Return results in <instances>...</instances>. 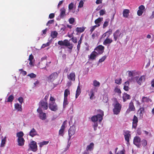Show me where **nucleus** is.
Segmentation results:
<instances>
[{"mask_svg":"<svg viewBox=\"0 0 154 154\" xmlns=\"http://www.w3.org/2000/svg\"><path fill=\"white\" fill-rule=\"evenodd\" d=\"M105 13L106 11L104 9H102L100 11V16L103 15L104 14H105Z\"/></svg>","mask_w":154,"mask_h":154,"instance_id":"obj_52","label":"nucleus"},{"mask_svg":"<svg viewBox=\"0 0 154 154\" xmlns=\"http://www.w3.org/2000/svg\"><path fill=\"white\" fill-rule=\"evenodd\" d=\"M122 80L120 78L119 79H116L115 80V83L118 85L122 83Z\"/></svg>","mask_w":154,"mask_h":154,"instance_id":"obj_45","label":"nucleus"},{"mask_svg":"<svg viewBox=\"0 0 154 154\" xmlns=\"http://www.w3.org/2000/svg\"><path fill=\"white\" fill-rule=\"evenodd\" d=\"M15 108L18 111H22V109L21 105H20L18 103H15L14 104Z\"/></svg>","mask_w":154,"mask_h":154,"instance_id":"obj_23","label":"nucleus"},{"mask_svg":"<svg viewBox=\"0 0 154 154\" xmlns=\"http://www.w3.org/2000/svg\"><path fill=\"white\" fill-rule=\"evenodd\" d=\"M112 41V39H110L109 38H106L105 40L103 41V44L104 45H106L107 44H110Z\"/></svg>","mask_w":154,"mask_h":154,"instance_id":"obj_24","label":"nucleus"},{"mask_svg":"<svg viewBox=\"0 0 154 154\" xmlns=\"http://www.w3.org/2000/svg\"><path fill=\"white\" fill-rule=\"evenodd\" d=\"M54 20H49L47 23L46 25L47 26H49L50 25H49V24H51L53 23H54Z\"/></svg>","mask_w":154,"mask_h":154,"instance_id":"obj_57","label":"nucleus"},{"mask_svg":"<svg viewBox=\"0 0 154 154\" xmlns=\"http://www.w3.org/2000/svg\"><path fill=\"white\" fill-rule=\"evenodd\" d=\"M143 13V11L139 10L137 11V14L139 16H140L142 15Z\"/></svg>","mask_w":154,"mask_h":154,"instance_id":"obj_59","label":"nucleus"},{"mask_svg":"<svg viewBox=\"0 0 154 154\" xmlns=\"http://www.w3.org/2000/svg\"><path fill=\"white\" fill-rule=\"evenodd\" d=\"M38 135L37 132L36 130L34 128H32L30 131L29 133V135L32 137H33L35 136Z\"/></svg>","mask_w":154,"mask_h":154,"instance_id":"obj_17","label":"nucleus"},{"mask_svg":"<svg viewBox=\"0 0 154 154\" xmlns=\"http://www.w3.org/2000/svg\"><path fill=\"white\" fill-rule=\"evenodd\" d=\"M18 100L20 103V104H22L23 102V99L22 97H20L18 98Z\"/></svg>","mask_w":154,"mask_h":154,"instance_id":"obj_54","label":"nucleus"},{"mask_svg":"<svg viewBox=\"0 0 154 154\" xmlns=\"http://www.w3.org/2000/svg\"><path fill=\"white\" fill-rule=\"evenodd\" d=\"M14 99V97L13 95L12 94L9 96L8 98L7 102H12Z\"/></svg>","mask_w":154,"mask_h":154,"instance_id":"obj_38","label":"nucleus"},{"mask_svg":"<svg viewBox=\"0 0 154 154\" xmlns=\"http://www.w3.org/2000/svg\"><path fill=\"white\" fill-rule=\"evenodd\" d=\"M114 103L112 104L114 107L113 109V114L117 115L119 114L122 109V105L119 103L117 99L116 98Z\"/></svg>","mask_w":154,"mask_h":154,"instance_id":"obj_2","label":"nucleus"},{"mask_svg":"<svg viewBox=\"0 0 154 154\" xmlns=\"http://www.w3.org/2000/svg\"><path fill=\"white\" fill-rule=\"evenodd\" d=\"M49 108L52 111H56L58 109V106L55 102H50Z\"/></svg>","mask_w":154,"mask_h":154,"instance_id":"obj_6","label":"nucleus"},{"mask_svg":"<svg viewBox=\"0 0 154 154\" xmlns=\"http://www.w3.org/2000/svg\"><path fill=\"white\" fill-rule=\"evenodd\" d=\"M58 44L60 46H65L67 47L69 49V53H71L73 48V44L72 43H70L67 39H65L63 41H59L58 42Z\"/></svg>","mask_w":154,"mask_h":154,"instance_id":"obj_3","label":"nucleus"},{"mask_svg":"<svg viewBox=\"0 0 154 154\" xmlns=\"http://www.w3.org/2000/svg\"><path fill=\"white\" fill-rule=\"evenodd\" d=\"M71 38V40L72 42L74 43H76L77 42V39L76 37H74L73 36Z\"/></svg>","mask_w":154,"mask_h":154,"instance_id":"obj_56","label":"nucleus"},{"mask_svg":"<svg viewBox=\"0 0 154 154\" xmlns=\"http://www.w3.org/2000/svg\"><path fill=\"white\" fill-rule=\"evenodd\" d=\"M121 34L122 33H120L119 29L117 30L113 34L114 40L116 41L118 38L120 36Z\"/></svg>","mask_w":154,"mask_h":154,"instance_id":"obj_14","label":"nucleus"},{"mask_svg":"<svg viewBox=\"0 0 154 154\" xmlns=\"http://www.w3.org/2000/svg\"><path fill=\"white\" fill-rule=\"evenodd\" d=\"M70 94L69 90L67 89H66L65 90L64 92V97H67L68 95Z\"/></svg>","mask_w":154,"mask_h":154,"instance_id":"obj_35","label":"nucleus"},{"mask_svg":"<svg viewBox=\"0 0 154 154\" xmlns=\"http://www.w3.org/2000/svg\"><path fill=\"white\" fill-rule=\"evenodd\" d=\"M106 55L103 56L101 58L99 59V62H102L104 61V60L106 59Z\"/></svg>","mask_w":154,"mask_h":154,"instance_id":"obj_49","label":"nucleus"},{"mask_svg":"<svg viewBox=\"0 0 154 154\" xmlns=\"http://www.w3.org/2000/svg\"><path fill=\"white\" fill-rule=\"evenodd\" d=\"M109 21V20H106V21L104 22L103 26V28H105L108 26Z\"/></svg>","mask_w":154,"mask_h":154,"instance_id":"obj_44","label":"nucleus"},{"mask_svg":"<svg viewBox=\"0 0 154 154\" xmlns=\"http://www.w3.org/2000/svg\"><path fill=\"white\" fill-rule=\"evenodd\" d=\"M100 83L96 80H94L93 81V85L94 87H99L100 85Z\"/></svg>","mask_w":154,"mask_h":154,"instance_id":"obj_40","label":"nucleus"},{"mask_svg":"<svg viewBox=\"0 0 154 154\" xmlns=\"http://www.w3.org/2000/svg\"><path fill=\"white\" fill-rule=\"evenodd\" d=\"M74 4L72 2L70 3L68 6V8L69 10H72L73 8Z\"/></svg>","mask_w":154,"mask_h":154,"instance_id":"obj_51","label":"nucleus"},{"mask_svg":"<svg viewBox=\"0 0 154 154\" xmlns=\"http://www.w3.org/2000/svg\"><path fill=\"white\" fill-rule=\"evenodd\" d=\"M29 148L32 151L35 152L38 149L37 143L34 141H32L29 144Z\"/></svg>","mask_w":154,"mask_h":154,"instance_id":"obj_5","label":"nucleus"},{"mask_svg":"<svg viewBox=\"0 0 154 154\" xmlns=\"http://www.w3.org/2000/svg\"><path fill=\"white\" fill-rule=\"evenodd\" d=\"M145 79V77L144 75L141 76L139 79L137 81V83L140 85L144 81Z\"/></svg>","mask_w":154,"mask_h":154,"instance_id":"obj_29","label":"nucleus"},{"mask_svg":"<svg viewBox=\"0 0 154 154\" xmlns=\"http://www.w3.org/2000/svg\"><path fill=\"white\" fill-rule=\"evenodd\" d=\"M34 58V57L31 54L29 55V61H32Z\"/></svg>","mask_w":154,"mask_h":154,"instance_id":"obj_64","label":"nucleus"},{"mask_svg":"<svg viewBox=\"0 0 154 154\" xmlns=\"http://www.w3.org/2000/svg\"><path fill=\"white\" fill-rule=\"evenodd\" d=\"M97 54L98 53L97 52L94 51L91 53L89 58L91 60H93L95 58Z\"/></svg>","mask_w":154,"mask_h":154,"instance_id":"obj_22","label":"nucleus"},{"mask_svg":"<svg viewBox=\"0 0 154 154\" xmlns=\"http://www.w3.org/2000/svg\"><path fill=\"white\" fill-rule=\"evenodd\" d=\"M123 89L126 91L129 90V83L128 81L124 83Z\"/></svg>","mask_w":154,"mask_h":154,"instance_id":"obj_30","label":"nucleus"},{"mask_svg":"<svg viewBox=\"0 0 154 154\" xmlns=\"http://www.w3.org/2000/svg\"><path fill=\"white\" fill-rule=\"evenodd\" d=\"M85 29V28L84 27H77L76 28V31L78 33H82L83 32Z\"/></svg>","mask_w":154,"mask_h":154,"instance_id":"obj_31","label":"nucleus"},{"mask_svg":"<svg viewBox=\"0 0 154 154\" xmlns=\"http://www.w3.org/2000/svg\"><path fill=\"white\" fill-rule=\"evenodd\" d=\"M141 139L140 137L137 136L135 137L133 140V143L137 147H140V146Z\"/></svg>","mask_w":154,"mask_h":154,"instance_id":"obj_8","label":"nucleus"},{"mask_svg":"<svg viewBox=\"0 0 154 154\" xmlns=\"http://www.w3.org/2000/svg\"><path fill=\"white\" fill-rule=\"evenodd\" d=\"M114 91L115 92H116L119 94H120L121 93V91L120 89L117 87H116L114 89Z\"/></svg>","mask_w":154,"mask_h":154,"instance_id":"obj_48","label":"nucleus"},{"mask_svg":"<svg viewBox=\"0 0 154 154\" xmlns=\"http://www.w3.org/2000/svg\"><path fill=\"white\" fill-rule=\"evenodd\" d=\"M82 36L81 37V38H80V39L78 42V44L77 45V50L78 51H79L80 48L81 44L82 42Z\"/></svg>","mask_w":154,"mask_h":154,"instance_id":"obj_37","label":"nucleus"},{"mask_svg":"<svg viewBox=\"0 0 154 154\" xmlns=\"http://www.w3.org/2000/svg\"><path fill=\"white\" fill-rule=\"evenodd\" d=\"M75 128L74 126H72L70 127L68 131L69 138L70 139L72 136L75 134Z\"/></svg>","mask_w":154,"mask_h":154,"instance_id":"obj_11","label":"nucleus"},{"mask_svg":"<svg viewBox=\"0 0 154 154\" xmlns=\"http://www.w3.org/2000/svg\"><path fill=\"white\" fill-rule=\"evenodd\" d=\"M103 18L101 17H99L97 19L95 20L94 23L95 24L98 25L99 23H100L103 20Z\"/></svg>","mask_w":154,"mask_h":154,"instance_id":"obj_41","label":"nucleus"},{"mask_svg":"<svg viewBox=\"0 0 154 154\" xmlns=\"http://www.w3.org/2000/svg\"><path fill=\"white\" fill-rule=\"evenodd\" d=\"M60 18H63L66 15V10L64 8H61L60 10Z\"/></svg>","mask_w":154,"mask_h":154,"instance_id":"obj_19","label":"nucleus"},{"mask_svg":"<svg viewBox=\"0 0 154 154\" xmlns=\"http://www.w3.org/2000/svg\"><path fill=\"white\" fill-rule=\"evenodd\" d=\"M58 74L57 72L52 73L47 77L48 81L49 82H53L58 77Z\"/></svg>","mask_w":154,"mask_h":154,"instance_id":"obj_4","label":"nucleus"},{"mask_svg":"<svg viewBox=\"0 0 154 154\" xmlns=\"http://www.w3.org/2000/svg\"><path fill=\"white\" fill-rule=\"evenodd\" d=\"M17 142L18 145L22 146L24 145L25 140L23 138H20L17 139Z\"/></svg>","mask_w":154,"mask_h":154,"instance_id":"obj_28","label":"nucleus"},{"mask_svg":"<svg viewBox=\"0 0 154 154\" xmlns=\"http://www.w3.org/2000/svg\"><path fill=\"white\" fill-rule=\"evenodd\" d=\"M132 121V128L135 129L137 127L138 122V118L135 115L134 116Z\"/></svg>","mask_w":154,"mask_h":154,"instance_id":"obj_15","label":"nucleus"},{"mask_svg":"<svg viewBox=\"0 0 154 154\" xmlns=\"http://www.w3.org/2000/svg\"><path fill=\"white\" fill-rule=\"evenodd\" d=\"M142 100L143 102H148L149 100V98L147 97H143L142 98Z\"/></svg>","mask_w":154,"mask_h":154,"instance_id":"obj_60","label":"nucleus"},{"mask_svg":"<svg viewBox=\"0 0 154 154\" xmlns=\"http://www.w3.org/2000/svg\"><path fill=\"white\" fill-rule=\"evenodd\" d=\"M130 13L129 10L128 9H124L123 12V16L125 18H127Z\"/></svg>","mask_w":154,"mask_h":154,"instance_id":"obj_26","label":"nucleus"},{"mask_svg":"<svg viewBox=\"0 0 154 154\" xmlns=\"http://www.w3.org/2000/svg\"><path fill=\"white\" fill-rule=\"evenodd\" d=\"M39 104L41 107L43 108V109L46 110L48 109V103L47 102L42 100L40 102Z\"/></svg>","mask_w":154,"mask_h":154,"instance_id":"obj_13","label":"nucleus"},{"mask_svg":"<svg viewBox=\"0 0 154 154\" xmlns=\"http://www.w3.org/2000/svg\"><path fill=\"white\" fill-rule=\"evenodd\" d=\"M81 92V89L79 86H78L76 91L75 98H77L79 96Z\"/></svg>","mask_w":154,"mask_h":154,"instance_id":"obj_32","label":"nucleus"},{"mask_svg":"<svg viewBox=\"0 0 154 154\" xmlns=\"http://www.w3.org/2000/svg\"><path fill=\"white\" fill-rule=\"evenodd\" d=\"M123 134L125 140L127 141V144H128L129 143V138L131 137V134H130V131H124Z\"/></svg>","mask_w":154,"mask_h":154,"instance_id":"obj_9","label":"nucleus"},{"mask_svg":"<svg viewBox=\"0 0 154 154\" xmlns=\"http://www.w3.org/2000/svg\"><path fill=\"white\" fill-rule=\"evenodd\" d=\"M97 112L99 113L96 115L92 116L91 118V121L94 122H96L99 121V122H100L103 119V118L104 116V112L102 110L99 109L97 110Z\"/></svg>","mask_w":154,"mask_h":154,"instance_id":"obj_1","label":"nucleus"},{"mask_svg":"<svg viewBox=\"0 0 154 154\" xmlns=\"http://www.w3.org/2000/svg\"><path fill=\"white\" fill-rule=\"evenodd\" d=\"M27 76L30 77L31 78H35L36 77V75L33 73H31L28 74Z\"/></svg>","mask_w":154,"mask_h":154,"instance_id":"obj_47","label":"nucleus"},{"mask_svg":"<svg viewBox=\"0 0 154 154\" xmlns=\"http://www.w3.org/2000/svg\"><path fill=\"white\" fill-rule=\"evenodd\" d=\"M147 141L145 140H143L141 141V144L142 145L144 146L147 145Z\"/></svg>","mask_w":154,"mask_h":154,"instance_id":"obj_53","label":"nucleus"},{"mask_svg":"<svg viewBox=\"0 0 154 154\" xmlns=\"http://www.w3.org/2000/svg\"><path fill=\"white\" fill-rule=\"evenodd\" d=\"M37 111L39 113V116L40 119L44 120L46 119V113L43 112L41 108H38L37 109Z\"/></svg>","mask_w":154,"mask_h":154,"instance_id":"obj_7","label":"nucleus"},{"mask_svg":"<svg viewBox=\"0 0 154 154\" xmlns=\"http://www.w3.org/2000/svg\"><path fill=\"white\" fill-rule=\"evenodd\" d=\"M65 129V124L64 122L63 123L62 125L61 128L59 132V135L63 136V132Z\"/></svg>","mask_w":154,"mask_h":154,"instance_id":"obj_25","label":"nucleus"},{"mask_svg":"<svg viewBox=\"0 0 154 154\" xmlns=\"http://www.w3.org/2000/svg\"><path fill=\"white\" fill-rule=\"evenodd\" d=\"M135 109L133 102L132 101H131L129 103L128 108L126 113L127 114H128L131 111H135Z\"/></svg>","mask_w":154,"mask_h":154,"instance_id":"obj_10","label":"nucleus"},{"mask_svg":"<svg viewBox=\"0 0 154 154\" xmlns=\"http://www.w3.org/2000/svg\"><path fill=\"white\" fill-rule=\"evenodd\" d=\"M104 47L102 45H99L94 50L97 51L98 54H101L104 51Z\"/></svg>","mask_w":154,"mask_h":154,"instance_id":"obj_12","label":"nucleus"},{"mask_svg":"<svg viewBox=\"0 0 154 154\" xmlns=\"http://www.w3.org/2000/svg\"><path fill=\"white\" fill-rule=\"evenodd\" d=\"M75 74L74 72L71 73L67 75L68 79L70 81H74L75 79Z\"/></svg>","mask_w":154,"mask_h":154,"instance_id":"obj_16","label":"nucleus"},{"mask_svg":"<svg viewBox=\"0 0 154 154\" xmlns=\"http://www.w3.org/2000/svg\"><path fill=\"white\" fill-rule=\"evenodd\" d=\"M100 26V24L98 25H95L94 26H92L91 27V29L90 31L91 32V33H92L93 31L95 30V29L97 27L99 26Z\"/></svg>","mask_w":154,"mask_h":154,"instance_id":"obj_36","label":"nucleus"},{"mask_svg":"<svg viewBox=\"0 0 154 154\" xmlns=\"http://www.w3.org/2000/svg\"><path fill=\"white\" fill-rule=\"evenodd\" d=\"M54 13H51L49 15V17L50 19H52L54 17Z\"/></svg>","mask_w":154,"mask_h":154,"instance_id":"obj_63","label":"nucleus"},{"mask_svg":"<svg viewBox=\"0 0 154 154\" xmlns=\"http://www.w3.org/2000/svg\"><path fill=\"white\" fill-rule=\"evenodd\" d=\"M75 21L74 18H71L69 19V22L70 24H73Z\"/></svg>","mask_w":154,"mask_h":154,"instance_id":"obj_58","label":"nucleus"},{"mask_svg":"<svg viewBox=\"0 0 154 154\" xmlns=\"http://www.w3.org/2000/svg\"><path fill=\"white\" fill-rule=\"evenodd\" d=\"M112 31L111 29H109L108 31L106 32L102 35V37L104 38L105 37L109 38L110 35L112 33Z\"/></svg>","mask_w":154,"mask_h":154,"instance_id":"obj_18","label":"nucleus"},{"mask_svg":"<svg viewBox=\"0 0 154 154\" xmlns=\"http://www.w3.org/2000/svg\"><path fill=\"white\" fill-rule=\"evenodd\" d=\"M131 97L130 95L126 93H124L123 94L122 98L124 102H125L127 100L130 99Z\"/></svg>","mask_w":154,"mask_h":154,"instance_id":"obj_21","label":"nucleus"},{"mask_svg":"<svg viewBox=\"0 0 154 154\" xmlns=\"http://www.w3.org/2000/svg\"><path fill=\"white\" fill-rule=\"evenodd\" d=\"M58 35V33L56 31L52 32L51 34V36L53 38H54L57 37Z\"/></svg>","mask_w":154,"mask_h":154,"instance_id":"obj_34","label":"nucleus"},{"mask_svg":"<svg viewBox=\"0 0 154 154\" xmlns=\"http://www.w3.org/2000/svg\"><path fill=\"white\" fill-rule=\"evenodd\" d=\"M49 42H48L46 44H43L42 46V47L44 48L46 47L49 46Z\"/></svg>","mask_w":154,"mask_h":154,"instance_id":"obj_62","label":"nucleus"},{"mask_svg":"<svg viewBox=\"0 0 154 154\" xmlns=\"http://www.w3.org/2000/svg\"><path fill=\"white\" fill-rule=\"evenodd\" d=\"M49 143V141H43L39 143V146L42 147L44 145L47 144Z\"/></svg>","mask_w":154,"mask_h":154,"instance_id":"obj_42","label":"nucleus"},{"mask_svg":"<svg viewBox=\"0 0 154 154\" xmlns=\"http://www.w3.org/2000/svg\"><path fill=\"white\" fill-rule=\"evenodd\" d=\"M125 150L124 149H123L122 150L119 151H118L117 153L116 154H125Z\"/></svg>","mask_w":154,"mask_h":154,"instance_id":"obj_55","label":"nucleus"},{"mask_svg":"<svg viewBox=\"0 0 154 154\" xmlns=\"http://www.w3.org/2000/svg\"><path fill=\"white\" fill-rule=\"evenodd\" d=\"M145 8L144 5H141L139 7V10H141L143 11V10L145 9Z\"/></svg>","mask_w":154,"mask_h":154,"instance_id":"obj_61","label":"nucleus"},{"mask_svg":"<svg viewBox=\"0 0 154 154\" xmlns=\"http://www.w3.org/2000/svg\"><path fill=\"white\" fill-rule=\"evenodd\" d=\"M90 93L91 94V95H90V99L91 100H92L93 99V97L94 96V90L93 89H91Z\"/></svg>","mask_w":154,"mask_h":154,"instance_id":"obj_46","label":"nucleus"},{"mask_svg":"<svg viewBox=\"0 0 154 154\" xmlns=\"http://www.w3.org/2000/svg\"><path fill=\"white\" fill-rule=\"evenodd\" d=\"M68 104L67 100V97H64L63 102V107H65Z\"/></svg>","mask_w":154,"mask_h":154,"instance_id":"obj_43","label":"nucleus"},{"mask_svg":"<svg viewBox=\"0 0 154 154\" xmlns=\"http://www.w3.org/2000/svg\"><path fill=\"white\" fill-rule=\"evenodd\" d=\"M84 5V2L83 1L81 0L79 3V5H78L79 8H81L83 7Z\"/></svg>","mask_w":154,"mask_h":154,"instance_id":"obj_50","label":"nucleus"},{"mask_svg":"<svg viewBox=\"0 0 154 154\" xmlns=\"http://www.w3.org/2000/svg\"><path fill=\"white\" fill-rule=\"evenodd\" d=\"M94 146V144L93 143H91L89 145H88L86 147V150L87 151H91L93 150Z\"/></svg>","mask_w":154,"mask_h":154,"instance_id":"obj_20","label":"nucleus"},{"mask_svg":"<svg viewBox=\"0 0 154 154\" xmlns=\"http://www.w3.org/2000/svg\"><path fill=\"white\" fill-rule=\"evenodd\" d=\"M24 135V134L22 131H20L17 133V137H18V139L23 138V137Z\"/></svg>","mask_w":154,"mask_h":154,"instance_id":"obj_33","label":"nucleus"},{"mask_svg":"<svg viewBox=\"0 0 154 154\" xmlns=\"http://www.w3.org/2000/svg\"><path fill=\"white\" fill-rule=\"evenodd\" d=\"M144 112V108L142 107L140 108L138 111V113L140 117H142L143 113Z\"/></svg>","mask_w":154,"mask_h":154,"instance_id":"obj_27","label":"nucleus"},{"mask_svg":"<svg viewBox=\"0 0 154 154\" xmlns=\"http://www.w3.org/2000/svg\"><path fill=\"white\" fill-rule=\"evenodd\" d=\"M6 140V137H5L3 139H2L1 142V146L3 147L5 146V142Z\"/></svg>","mask_w":154,"mask_h":154,"instance_id":"obj_39","label":"nucleus"}]
</instances>
